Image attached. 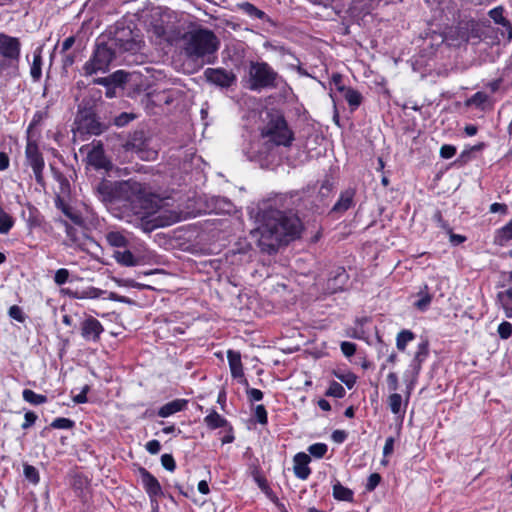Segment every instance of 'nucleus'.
Wrapping results in <instances>:
<instances>
[{"instance_id": "64", "label": "nucleus", "mask_w": 512, "mask_h": 512, "mask_svg": "<svg viewBox=\"0 0 512 512\" xmlns=\"http://www.w3.org/2000/svg\"><path fill=\"white\" fill-rule=\"evenodd\" d=\"M498 301H512V287L497 294Z\"/></svg>"}, {"instance_id": "59", "label": "nucleus", "mask_w": 512, "mask_h": 512, "mask_svg": "<svg viewBox=\"0 0 512 512\" xmlns=\"http://www.w3.org/2000/svg\"><path fill=\"white\" fill-rule=\"evenodd\" d=\"M133 118L134 117L131 114L121 113L119 116L115 118L114 123L116 126L122 127L128 124Z\"/></svg>"}, {"instance_id": "45", "label": "nucleus", "mask_w": 512, "mask_h": 512, "mask_svg": "<svg viewBox=\"0 0 512 512\" xmlns=\"http://www.w3.org/2000/svg\"><path fill=\"white\" fill-rule=\"evenodd\" d=\"M75 425L74 421L69 418L59 417L52 421L50 426L54 429H71Z\"/></svg>"}, {"instance_id": "22", "label": "nucleus", "mask_w": 512, "mask_h": 512, "mask_svg": "<svg viewBox=\"0 0 512 512\" xmlns=\"http://www.w3.org/2000/svg\"><path fill=\"white\" fill-rule=\"evenodd\" d=\"M510 241H512V219L495 231L493 240L495 245L501 247L506 246Z\"/></svg>"}, {"instance_id": "19", "label": "nucleus", "mask_w": 512, "mask_h": 512, "mask_svg": "<svg viewBox=\"0 0 512 512\" xmlns=\"http://www.w3.org/2000/svg\"><path fill=\"white\" fill-rule=\"evenodd\" d=\"M19 62L20 57L0 59V76L6 78H15L19 75Z\"/></svg>"}, {"instance_id": "41", "label": "nucleus", "mask_w": 512, "mask_h": 512, "mask_svg": "<svg viewBox=\"0 0 512 512\" xmlns=\"http://www.w3.org/2000/svg\"><path fill=\"white\" fill-rule=\"evenodd\" d=\"M23 473L25 478L31 482L32 484L36 485L40 481V476L38 470L29 464H24L23 466Z\"/></svg>"}, {"instance_id": "32", "label": "nucleus", "mask_w": 512, "mask_h": 512, "mask_svg": "<svg viewBox=\"0 0 512 512\" xmlns=\"http://www.w3.org/2000/svg\"><path fill=\"white\" fill-rule=\"evenodd\" d=\"M106 240L112 247H126L128 245L127 238L119 231H110L106 234Z\"/></svg>"}, {"instance_id": "25", "label": "nucleus", "mask_w": 512, "mask_h": 512, "mask_svg": "<svg viewBox=\"0 0 512 512\" xmlns=\"http://www.w3.org/2000/svg\"><path fill=\"white\" fill-rule=\"evenodd\" d=\"M416 297L417 300L414 302V307L421 312L427 311L433 298L428 286L424 285L416 294Z\"/></svg>"}, {"instance_id": "39", "label": "nucleus", "mask_w": 512, "mask_h": 512, "mask_svg": "<svg viewBox=\"0 0 512 512\" xmlns=\"http://www.w3.org/2000/svg\"><path fill=\"white\" fill-rule=\"evenodd\" d=\"M14 225V220L0 206V234H7Z\"/></svg>"}, {"instance_id": "35", "label": "nucleus", "mask_w": 512, "mask_h": 512, "mask_svg": "<svg viewBox=\"0 0 512 512\" xmlns=\"http://www.w3.org/2000/svg\"><path fill=\"white\" fill-rule=\"evenodd\" d=\"M23 399L32 405H41L47 402V397L42 394H37L33 390L24 389L22 392Z\"/></svg>"}, {"instance_id": "53", "label": "nucleus", "mask_w": 512, "mask_h": 512, "mask_svg": "<svg viewBox=\"0 0 512 512\" xmlns=\"http://www.w3.org/2000/svg\"><path fill=\"white\" fill-rule=\"evenodd\" d=\"M388 389L393 393L399 388L398 376L395 372H390L386 377Z\"/></svg>"}, {"instance_id": "60", "label": "nucleus", "mask_w": 512, "mask_h": 512, "mask_svg": "<svg viewBox=\"0 0 512 512\" xmlns=\"http://www.w3.org/2000/svg\"><path fill=\"white\" fill-rule=\"evenodd\" d=\"M246 393L250 401H261L263 399V392L259 389L248 388Z\"/></svg>"}, {"instance_id": "52", "label": "nucleus", "mask_w": 512, "mask_h": 512, "mask_svg": "<svg viewBox=\"0 0 512 512\" xmlns=\"http://www.w3.org/2000/svg\"><path fill=\"white\" fill-rule=\"evenodd\" d=\"M8 314L12 319H14L18 322L22 323L25 321L24 313H23L22 309L17 305L11 306L9 308Z\"/></svg>"}, {"instance_id": "20", "label": "nucleus", "mask_w": 512, "mask_h": 512, "mask_svg": "<svg viewBox=\"0 0 512 512\" xmlns=\"http://www.w3.org/2000/svg\"><path fill=\"white\" fill-rule=\"evenodd\" d=\"M65 294L73 299H96L101 297L104 294V291L90 286L81 290H64Z\"/></svg>"}, {"instance_id": "56", "label": "nucleus", "mask_w": 512, "mask_h": 512, "mask_svg": "<svg viewBox=\"0 0 512 512\" xmlns=\"http://www.w3.org/2000/svg\"><path fill=\"white\" fill-rule=\"evenodd\" d=\"M38 419V416L33 411H28L24 415V422L22 423V429H28L33 426Z\"/></svg>"}, {"instance_id": "61", "label": "nucleus", "mask_w": 512, "mask_h": 512, "mask_svg": "<svg viewBox=\"0 0 512 512\" xmlns=\"http://www.w3.org/2000/svg\"><path fill=\"white\" fill-rule=\"evenodd\" d=\"M145 448L150 454L155 455V454L159 453V451L161 449V444L158 440L154 439V440L148 441L145 445Z\"/></svg>"}, {"instance_id": "1", "label": "nucleus", "mask_w": 512, "mask_h": 512, "mask_svg": "<svg viewBox=\"0 0 512 512\" xmlns=\"http://www.w3.org/2000/svg\"><path fill=\"white\" fill-rule=\"evenodd\" d=\"M97 198L106 206L122 205L141 220L142 229L150 232L180 220L177 213L161 210L160 200L139 182L102 180L95 188Z\"/></svg>"}, {"instance_id": "55", "label": "nucleus", "mask_w": 512, "mask_h": 512, "mask_svg": "<svg viewBox=\"0 0 512 512\" xmlns=\"http://www.w3.org/2000/svg\"><path fill=\"white\" fill-rule=\"evenodd\" d=\"M488 100V96L484 92L475 93L467 102V104H473L476 106L483 105Z\"/></svg>"}, {"instance_id": "29", "label": "nucleus", "mask_w": 512, "mask_h": 512, "mask_svg": "<svg viewBox=\"0 0 512 512\" xmlns=\"http://www.w3.org/2000/svg\"><path fill=\"white\" fill-rule=\"evenodd\" d=\"M85 128L91 135H99L104 131V126L94 117H86L79 126V129Z\"/></svg>"}, {"instance_id": "43", "label": "nucleus", "mask_w": 512, "mask_h": 512, "mask_svg": "<svg viewBox=\"0 0 512 512\" xmlns=\"http://www.w3.org/2000/svg\"><path fill=\"white\" fill-rule=\"evenodd\" d=\"M345 389L343 386L338 382H332L326 391V396H331L335 398H343L345 396Z\"/></svg>"}, {"instance_id": "54", "label": "nucleus", "mask_w": 512, "mask_h": 512, "mask_svg": "<svg viewBox=\"0 0 512 512\" xmlns=\"http://www.w3.org/2000/svg\"><path fill=\"white\" fill-rule=\"evenodd\" d=\"M340 348H341V352L346 356V357H351L355 354L356 352V344L352 343V342H348V341H343L341 344H340Z\"/></svg>"}, {"instance_id": "17", "label": "nucleus", "mask_w": 512, "mask_h": 512, "mask_svg": "<svg viewBox=\"0 0 512 512\" xmlns=\"http://www.w3.org/2000/svg\"><path fill=\"white\" fill-rule=\"evenodd\" d=\"M310 456L306 453L299 452L294 456V474L297 478L305 480L309 477L311 470L309 468Z\"/></svg>"}, {"instance_id": "24", "label": "nucleus", "mask_w": 512, "mask_h": 512, "mask_svg": "<svg viewBox=\"0 0 512 512\" xmlns=\"http://www.w3.org/2000/svg\"><path fill=\"white\" fill-rule=\"evenodd\" d=\"M187 405V400L176 399L166 403L158 410V416L166 418L179 411H182Z\"/></svg>"}, {"instance_id": "15", "label": "nucleus", "mask_w": 512, "mask_h": 512, "mask_svg": "<svg viewBox=\"0 0 512 512\" xmlns=\"http://www.w3.org/2000/svg\"><path fill=\"white\" fill-rule=\"evenodd\" d=\"M114 42L123 51L135 52L140 48V42L133 37V33L129 28L117 31Z\"/></svg>"}, {"instance_id": "30", "label": "nucleus", "mask_w": 512, "mask_h": 512, "mask_svg": "<svg viewBox=\"0 0 512 512\" xmlns=\"http://www.w3.org/2000/svg\"><path fill=\"white\" fill-rule=\"evenodd\" d=\"M347 281V275L345 273V270L343 268H338L336 270V275L333 279L328 280V289L335 293L338 290H341L344 286L345 282Z\"/></svg>"}, {"instance_id": "38", "label": "nucleus", "mask_w": 512, "mask_h": 512, "mask_svg": "<svg viewBox=\"0 0 512 512\" xmlns=\"http://www.w3.org/2000/svg\"><path fill=\"white\" fill-rule=\"evenodd\" d=\"M55 179L59 184V190L57 191L56 195H61V197H68L71 192L69 180L61 173H56Z\"/></svg>"}, {"instance_id": "57", "label": "nucleus", "mask_w": 512, "mask_h": 512, "mask_svg": "<svg viewBox=\"0 0 512 512\" xmlns=\"http://www.w3.org/2000/svg\"><path fill=\"white\" fill-rule=\"evenodd\" d=\"M381 476L378 473H372L366 483V490L371 492L373 491L380 483Z\"/></svg>"}, {"instance_id": "6", "label": "nucleus", "mask_w": 512, "mask_h": 512, "mask_svg": "<svg viewBox=\"0 0 512 512\" xmlns=\"http://www.w3.org/2000/svg\"><path fill=\"white\" fill-rule=\"evenodd\" d=\"M148 32L158 44H173L180 37V30L170 15H152Z\"/></svg>"}, {"instance_id": "40", "label": "nucleus", "mask_w": 512, "mask_h": 512, "mask_svg": "<svg viewBox=\"0 0 512 512\" xmlns=\"http://www.w3.org/2000/svg\"><path fill=\"white\" fill-rule=\"evenodd\" d=\"M66 235L68 240L70 241L69 245L73 247H81L80 239L78 236V230L73 226L69 225L67 222H64Z\"/></svg>"}, {"instance_id": "23", "label": "nucleus", "mask_w": 512, "mask_h": 512, "mask_svg": "<svg viewBox=\"0 0 512 512\" xmlns=\"http://www.w3.org/2000/svg\"><path fill=\"white\" fill-rule=\"evenodd\" d=\"M42 52L43 48L41 46L37 47L33 51V61L30 66V75L35 82L39 81L42 76Z\"/></svg>"}, {"instance_id": "16", "label": "nucleus", "mask_w": 512, "mask_h": 512, "mask_svg": "<svg viewBox=\"0 0 512 512\" xmlns=\"http://www.w3.org/2000/svg\"><path fill=\"white\" fill-rule=\"evenodd\" d=\"M21 43L18 38L0 33V57H20Z\"/></svg>"}, {"instance_id": "34", "label": "nucleus", "mask_w": 512, "mask_h": 512, "mask_svg": "<svg viewBox=\"0 0 512 512\" xmlns=\"http://www.w3.org/2000/svg\"><path fill=\"white\" fill-rule=\"evenodd\" d=\"M333 496L337 500L341 501H352L353 500V492L347 487L341 485L340 482H337L333 485Z\"/></svg>"}, {"instance_id": "2", "label": "nucleus", "mask_w": 512, "mask_h": 512, "mask_svg": "<svg viewBox=\"0 0 512 512\" xmlns=\"http://www.w3.org/2000/svg\"><path fill=\"white\" fill-rule=\"evenodd\" d=\"M301 228L300 219L295 214L270 207L262 211L259 225L252 233L263 251L273 253L281 244L298 238Z\"/></svg>"}, {"instance_id": "7", "label": "nucleus", "mask_w": 512, "mask_h": 512, "mask_svg": "<svg viewBox=\"0 0 512 512\" xmlns=\"http://www.w3.org/2000/svg\"><path fill=\"white\" fill-rule=\"evenodd\" d=\"M263 134L276 145L290 146L294 140L293 132L289 129L286 120L281 115L271 117Z\"/></svg>"}, {"instance_id": "26", "label": "nucleus", "mask_w": 512, "mask_h": 512, "mask_svg": "<svg viewBox=\"0 0 512 512\" xmlns=\"http://www.w3.org/2000/svg\"><path fill=\"white\" fill-rule=\"evenodd\" d=\"M355 195V191L353 189H347L340 194L338 201L333 206V211L335 212H345L347 211L353 204V198Z\"/></svg>"}, {"instance_id": "63", "label": "nucleus", "mask_w": 512, "mask_h": 512, "mask_svg": "<svg viewBox=\"0 0 512 512\" xmlns=\"http://www.w3.org/2000/svg\"><path fill=\"white\" fill-rule=\"evenodd\" d=\"M393 450H394V438L393 437H388L386 439L385 445L383 447V455H384V457H387L390 454H392Z\"/></svg>"}, {"instance_id": "31", "label": "nucleus", "mask_w": 512, "mask_h": 512, "mask_svg": "<svg viewBox=\"0 0 512 512\" xmlns=\"http://www.w3.org/2000/svg\"><path fill=\"white\" fill-rule=\"evenodd\" d=\"M114 259L121 265L131 267L137 264V260L129 250L115 251L113 254Z\"/></svg>"}, {"instance_id": "44", "label": "nucleus", "mask_w": 512, "mask_h": 512, "mask_svg": "<svg viewBox=\"0 0 512 512\" xmlns=\"http://www.w3.org/2000/svg\"><path fill=\"white\" fill-rule=\"evenodd\" d=\"M335 376L341 382H343L349 389L353 388L357 381L356 375L352 372H346V373L336 372Z\"/></svg>"}, {"instance_id": "33", "label": "nucleus", "mask_w": 512, "mask_h": 512, "mask_svg": "<svg viewBox=\"0 0 512 512\" xmlns=\"http://www.w3.org/2000/svg\"><path fill=\"white\" fill-rule=\"evenodd\" d=\"M204 422L210 429L224 427L227 424V420L216 411H212L209 415H207L204 418Z\"/></svg>"}, {"instance_id": "46", "label": "nucleus", "mask_w": 512, "mask_h": 512, "mask_svg": "<svg viewBox=\"0 0 512 512\" xmlns=\"http://www.w3.org/2000/svg\"><path fill=\"white\" fill-rule=\"evenodd\" d=\"M327 450L328 447L325 443H314L308 448L309 453L316 458H322Z\"/></svg>"}, {"instance_id": "62", "label": "nucleus", "mask_w": 512, "mask_h": 512, "mask_svg": "<svg viewBox=\"0 0 512 512\" xmlns=\"http://www.w3.org/2000/svg\"><path fill=\"white\" fill-rule=\"evenodd\" d=\"M89 389H90L89 386L85 385L82 388L81 392L73 397V401L76 404L86 403L87 402V393H88Z\"/></svg>"}, {"instance_id": "10", "label": "nucleus", "mask_w": 512, "mask_h": 512, "mask_svg": "<svg viewBox=\"0 0 512 512\" xmlns=\"http://www.w3.org/2000/svg\"><path fill=\"white\" fill-rule=\"evenodd\" d=\"M149 142L143 131H135L126 144V150L136 153L142 160H155L157 151L150 147Z\"/></svg>"}, {"instance_id": "14", "label": "nucleus", "mask_w": 512, "mask_h": 512, "mask_svg": "<svg viewBox=\"0 0 512 512\" xmlns=\"http://www.w3.org/2000/svg\"><path fill=\"white\" fill-rule=\"evenodd\" d=\"M104 328L100 321L89 316L81 324V335L86 341L97 342Z\"/></svg>"}, {"instance_id": "48", "label": "nucleus", "mask_w": 512, "mask_h": 512, "mask_svg": "<svg viewBox=\"0 0 512 512\" xmlns=\"http://www.w3.org/2000/svg\"><path fill=\"white\" fill-rule=\"evenodd\" d=\"M497 332L501 339L506 340L512 335V324L507 321H503L499 324Z\"/></svg>"}, {"instance_id": "37", "label": "nucleus", "mask_w": 512, "mask_h": 512, "mask_svg": "<svg viewBox=\"0 0 512 512\" xmlns=\"http://www.w3.org/2000/svg\"><path fill=\"white\" fill-rule=\"evenodd\" d=\"M238 7L245 14L252 18L263 19L265 16V13L263 11L259 10L257 7H255L253 4L249 2H242L238 4Z\"/></svg>"}, {"instance_id": "5", "label": "nucleus", "mask_w": 512, "mask_h": 512, "mask_svg": "<svg viewBox=\"0 0 512 512\" xmlns=\"http://www.w3.org/2000/svg\"><path fill=\"white\" fill-rule=\"evenodd\" d=\"M278 74L266 62H251L248 69V88L252 91L275 88Z\"/></svg>"}, {"instance_id": "18", "label": "nucleus", "mask_w": 512, "mask_h": 512, "mask_svg": "<svg viewBox=\"0 0 512 512\" xmlns=\"http://www.w3.org/2000/svg\"><path fill=\"white\" fill-rule=\"evenodd\" d=\"M180 96V91L177 89H165L162 91H153L149 97L155 105H170Z\"/></svg>"}, {"instance_id": "4", "label": "nucleus", "mask_w": 512, "mask_h": 512, "mask_svg": "<svg viewBox=\"0 0 512 512\" xmlns=\"http://www.w3.org/2000/svg\"><path fill=\"white\" fill-rule=\"evenodd\" d=\"M183 42L185 55L193 60L210 57L218 50L220 44L211 30L202 28L186 33Z\"/></svg>"}, {"instance_id": "47", "label": "nucleus", "mask_w": 512, "mask_h": 512, "mask_svg": "<svg viewBox=\"0 0 512 512\" xmlns=\"http://www.w3.org/2000/svg\"><path fill=\"white\" fill-rule=\"evenodd\" d=\"M490 17L494 20L495 23L500 24L502 26H506L508 21L503 16V8L496 7L489 12Z\"/></svg>"}, {"instance_id": "58", "label": "nucleus", "mask_w": 512, "mask_h": 512, "mask_svg": "<svg viewBox=\"0 0 512 512\" xmlns=\"http://www.w3.org/2000/svg\"><path fill=\"white\" fill-rule=\"evenodd\" d=\"M456 154V147L445 144L440 148V156L444 159H450Z\"/></svg>"}, {"instance_id": "51", "label": "nucleus", "mask_w": 512, "mask_h": 512, "mask_svg": "<svg viewBox=\"0 0 512 512\" xmlns=\"http://www.w3.org/2000/svg\"><path fill=\"white\" fill-rule=\"evenodd\" d=\"M161 464L166 470L170 472H173L176 468L175 460L171 454H163L161 456Z\"/></svg>"}, {"instance_id": "9", "label": "nucleus", "mask_w": 512, "mask_h": 512, "mask_svg": "<svg viewBox=\"0 0 512 512\" xmlns=\"http://www.w3.org/2000/svg\"><path fill=\"white\" fill-rule=\"evenodd\" d=\"M25 160L26 164L32 168L36 182L41 186H44V158L39 150L38 144L35 140L31 139V136L27 137Z\"/></svg>"}, {"instance_id": "27", "label": "nucleus", "mask_w": 512, "mask_h": 512, "mask_svg": "<svg viewBox=\"0 0 512 512\" xmlns=\"http://www.w3.org/2000/svg\"><path fill=\"white\" fill-rule=\"evenodd\" d=\"M339 92L348 102L352 110L358 108L362 102V95L355 89L345 86H339Z\"/></svg>"}, {"instance_id": "49", "label": "nucleus", "mask_w": 512, "mask_h": 512, "mask_svg": "<svg viewBox=\"0 0 512 512\" xmlns=\"http://www.w3.org/2000/svg\"><path fill=\"white\" fill-rule=\"evenodd\" d=\"M69 276H70V272L68 269L66 268H60L58 269L56 272H55V275H54V282L57 284V285H63L65 284L68 279H69Z\"/></svg>"}, {"instance_id": "11", "label": "nucleus", "mask_w": 512, "mask_h": 512, "mask_svg": "<svg viewBox=\"0 0 512 512\" xmlns=\"http://www.w3.org/2000/svg\"><path fill=\"white\" fill-rule=\"evenodd\" d=\"M475 22L473 20H462L457 26L450 27L446 32V38L459 45L468 42L474 36Z\"/></svg>"}, {"instance_id": "13", "label": "nucleus", "mask_w": 512, "mask_h": 512, "mask_svg": "<svg viewBox=\"0 0 512 512\" xmlns=\"http://www.w3.org/2000/svg\"><path fill=\"white\" fill-rule=\"evenodd\" d=\"M204 75L207 81L222 88L230 87L236 81L232 72L222 68H207Z\"/></svg>"}, {"instance_id": "36", "label": "nucleus", "mask_w": 512, "mask_h": 512, "mask_svg": "<svg viewBox=\"0 0 512 512\" xmlns=\"http://www.w3.org/2000/svg\"><path fill=\"white\" fill-rule=\"evenodd\" d=\"M415 335L410 330H402L397 334L396 337V346L398 350L405 351L406 346L409 342L414 340Z\"/></svg>"}, {"instance_id": "50", "label": "nucleus", "mask_w": 512, "mask_h": 512, "mask_svg": "<svg viewBox=\"0 0 512 512\" xmlns=\"http://www.w3.org/2000/svg\"><path fill=\"white\" fill-rule=\"evenodd\" d=\"M254 417L260 424H267L268 418H267V411L264 407V405H257L254 409Z\"/></svg>"}, {"instance_id": "28", "label": "nucleus", "mask_w": 512, "mask_h": 512, "mask_svg": "<svg viewBox=\"0 0 512 512\" xmlns=\"http://www.w3.org/2000/svg\"><path fill=\"white\" fill-rule=\"evenodd\" d=\"M88 161L91 165L96 168H106L107 160L104 156L103 149L101 147H94L88 153Z\"/></svg>"}, {"instance_id": "12", "label": "nucleus", "mask_w": 512, "mask_h": 512, "mask_svg": "<svg viewBox=\"0 0 512 512\" xmlns=\"http://www.w3.org/2000/svg\"><path fill=\"white\" fill-rule=\"evenodd\" d=\"M138 472L141 477L142 485L150 500L156 502L157 498L163 495L159 481L146 468L140 467Z\"/></svg>"}, {"instance_id": "8", "label": "nucleus", "mask_w": 512, "mask_h": 512, "mask_svg": "<svg viewBox=\"0 0 512 512\" xmlns=\"http://www.w3.org/2000/svg\"><path fill=\"white\" fill-rule=\"evenodd\" d=\"M113 57L114 53L107 45H98L92 58L83 66L85 75H93L98 72L105 73L113 60Z\"/></svg>"}, {"instance_id": "42", "label": "nucleus", "mask_w": 512, "mask_h": 512, "mask_svg": "<svg viewBox=\"0 0 512 512\" xmlns=\"http://www.w3.org/2000/svg\"><path fill=\"white\" fill-rule=\"evenodd\" d=\"M66 197H61V195H56L55 198V206L61 210L67 217H69L72 220H76L77 217H74L70 206L65 201Z\"/></svg>"}, {"instance_id": "3", "label": "nucleus", "mask_w": 512, "mask_h": 512, "mask_svg": "<svg viewBox=\"0 0 512 512\" xmlns=\"http://www.w3.org/2000/svg\"><path fill=\"white\" fill-rule=\"evenodd\" d=\"M428 356V344L427 342H421L418 344L417 351L409 365V369L405 372L404 378L406 382V392L404 408H402V396L399 393H392L388 397V405L391 412L395 415L404 414L406 407L409 403L412 391L417 383L418 375L421 371L422 363Z\"/></svg>"}, {"instance_id": "21", "label": "nucleus", "mask_w": 512, "mask_h": 512, "mask_svg": "<svg viewBox=\"0 0 512 512\" xmlns=\"http://www.w3.org/2000/svg\"><path fill=\"white\" fill-rule=\"evenodd\" d=\"M228 363L233 378H243L244 371L241 361V354L238 351L228 350L227 352Z\"/></svg>"}]
</instances>
